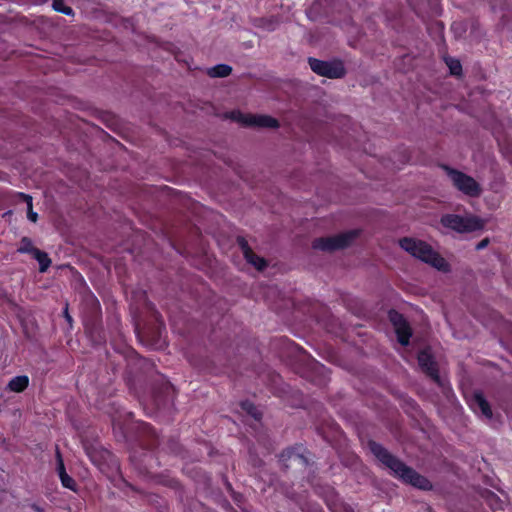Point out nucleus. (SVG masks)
<instances>
[{
  "label": "nucleus",
  "instance_id": "393cba45",
  "mask_svg": "<svg viewBox=\"0 0 512 512\" xmlns=\"http://www.w3.org/2000/svg\"><path fill=\"white\" fill-rule=\"evenodd\" d=\"M488 242H489V241H488V239H483L482 241H480V242L477 244L476 248H477L478 250L483 249L484 247H486V246H487Z\"/></svg>",
  "mask_w": 512,
  "mask_h": 512
},
{
  "label": "nucleus",
  "instance_id": "dca6fc26",
  "mask_svg": "<svg viewBox=\"0 0 512 512\" xmlns=\"http://www.w3.org/2000/svg\"><path fill=\"white\" fill-rule=\"evenodd\" d=\"M232 67L227 64H218L209 69L208 74L211 77H227L231 74Z\"/></svg>",
  "mask_w": 512,
  "mask_h": 512
},
{
  "label": "nucleus",
  "instance_id": "39448f33",
  "mask_svg": "<svg viewBox=\"0 0 512 512\" xmlns=\"http://www.w3.org/2000/svg\"><path fill=\"white\" fill-rule=\"evenodd\" d=\"M356 236V231H349L335 236L316 238L312 242V247L316 250L333 252L347 247Z\"/></svg>",
  "mask_w": 512,
  "mask_h": 512
},
{
  "label": "nucleus",
  "instance_id": "423d86ee",
  "mask_svg": "<svg viewBox=\"0 0 512 512\" xmlns=\"http://www.w3.org/2000/svg\"><path fill=\"white\" fill-rule=\"evenodd\" d=\"M311 70L324 77L331 79L341 78L345 75V67L340 60L322 61L316 58H309L308 60Z\"/></svg>",
  "mask_w": 512,
  "mask_h": 512
},
{
  "label": "nucleus",
  "instance_id": "f03ea898",
  "mask_svg": "<svg viewBox=\"0 0 512 512\" xmlns=\"http://www.w3.org/2000/svg\"><path fill=\"white\" fill-rule=\"evenodd\" d=\"M399 246L411 256L430 264L440 271H448L447 261L427 242L412 237L399 239Z\"/></svg>",
  "mask_w": 512,
  "mask_h": 512
},
{
  "label": "nucleus",
  "instance_id": "b1692460",
  "mask_svg": "<svg viewBox=\"0 0 512 512\" xmlns=\"http://www.w3.org/2000/svg\"><path fill=\"white\" fill-rule=\"evenodd\" d=\"M429 7L435 10L439 5V0H427Z\"/></svg>",
  "mask_w": 512,
  "mask_h": 512
},
{
  "label": "nucleus",
  "instance_id": "ddd939ff",
  "mask_svg": "<svg viewBox=\"0 0 512 512\" xmlns=\"http://www.w3.org/2000/svg\"><path fill=\"white\" fill-rule=\"evenodd\" d=\"M281 457L284 460H290L293 463H299L304 466H307L309 464L308 458L306 456H304L303 454L297 452L296 449H294V448H289V449L285 450L281 454Z\"/></svg>",
  "mask_w": 512,
  "mask_h": 512
},
{
  "label": "nucleus",
  "instance_id": "f8f14e48",
  "mask_svg": "<svg viewBox=\"0 0 512 512\" xmlns=\"http://www.w3.org/2000/svg\"><path fill=\"white\" fill-rule=\"evenodd\" d=\"M56 459H57V472L61 483L64 487L69 488L71 490L75 489V481L72 477H70L65 470L64 462L60 450L56 447Z\"/></svg>",
  "mask_w": 512,
  "mask_h": 512
},
{
  "label": "nucleus",
  "instance_id": "f3484780",
  "mask_svg": "<svg viewBox=\"0 0 512 512\" xmlns=\"http://www.w3.org/2000/svg\"><path fill=\"white\" fill-rule=\"evenodd\" d=\"M35 250H38V248L33 246V243L30 238L23 237L20 241V247L17 249L19 253H29L34 254Z\"/></svg>",
  "mask_w": 512,
  "mask_h": 512
},
{
  "label": "nucleus",
  "instance_id": "20e7f679",
  "mask_svg": "<svg viewBox=\"0 0 512 512\" xmlns=\"http://www.w3.org/2000/svg\"><path fill=\"white\" fill-rule=\"evenodd\" d=\"M443 169L446 171L453 185L465 195L478 197L481 194L482 189L480 185L471 176L446 165L443 166Z\"/></svg>",
  "mask_w": 512,
  "mask_h": 512
},
{
  "label": "nucleus",
  "instance_id": "4be33fe9",
  "mask_svg": "<svg viewBox=\"0 0 512 512\" xmlns=\"http://www.w3.org/2000/svg\"><path fill=\"white\" fill-rule=\"evenodd\" d=\"M19 197L27 203V209L32 208V197L28 194L19 193Z\"/></svg>",
  "mask_w": 512,
  "mask_h": 512
},
{
  "label": "nucleus",
  "instance_id": "7ed1b4c3",
  "mask_svg": "<svg viewBox=\"0 0 512 512\" xmlns=\"http://www.w3.org/2000/svg\"><path fill=\"white\" fill-rule=\"evenodd\" d=\"M441 224L458 233L474 232L484 227V221L476 216L463 217L456 214L443 215Z\"/></svg>",
  "mask_w": 512,
  "mask_h": 512
},
{
  "label": "nucleus",
  "instance_id": "6ab92c4d",
  "mask_svg": "<svg viewBox=\"0 0 512 512\" xmlns=\"http://www.w3.org/2000/svg\"><path fill=\"white\" fill-rule=\"evenodd\" d=\"M241 406L243 408V410H245L248 414H250L253 418L255 419H260L261 417V414L260 412L258 411L257 407L254 406L253 403L249 402V401H244L241 403Z\"/></svg>",
  "mask_w": 512,
  "mask_h": 512
},
{
  "label": "nucleus",
  "instance_id": "4468645a",
  "mask_svg": "<svg viewBox=\"0 0 512 512\" xmlns=\"http://www.w3.org/2000/svg\"><path fill=\"white\" fill-rule=\"evenodd\" d=\"M28 384H29V378L26 375H21V376H16V377L12 378L9 381L7 388L10 391L20 393L28 387Z\"/></svg>",
  "mask_w": 512,
  "mask_h": 512
},
{
  "label": "nucleus",
  "instance_id": "9d476101",
  "mask_svg": "<svg viewBox=\"0 0 512 512\" xmlns=\"http://www.w3.org/2000/svg\"><path fill=\"white\" fill-rule=\"evenodd\" d=\"M418 363L421 369L437 384L440 385V376L437 364L432 355L427 350H422L418 354Z\"/></svg>",
  "mask_w": 512,
  "mask_h": 512
},
{
  "label": "nucleus",
  "instance_id": "0eeeda50",
  "mask_svg": "<svg viewBox=\"0 0 512 512\" xmlns=\"http://www.w3.org/2000/svg\"><path fill=\"white\" fill-rule=\"evenodd\" d=\"M388 317L395 329L398 342L403 346H407L409 344L410 337L412 336V330L409 323L404 316L396 310H390Z\"/></svg>",
  "mask_w": 512,
  "mask_h": 512
},
{
  "label": "nucleus",
  "instance_id": "f257e3e1",
  "mask_svg": "<svg viewBox=\"0 0 512 512\" xmlns=\"http://www.w3.org/2000/svg\"><path fill=\"white\" fill-rule=\"evenodd\" d=\"M370 451L373 455L387 468H389L394 476L399 477L405 483H409L420 489H428L430 482L424 476L418 474L414 469L407 466L397 457L393 456L386 448L375 441L368 443Z\"/></svg>",
  "mask_w": 512,
  "mask_h": 512
},
{
  "label": "nucleus",
  "instance_id": "6e6552de",
  "mask_svg": "<svg viewBox=\"0 0 512 512\" xmlns=\"http://www.w3.org/2000/svg\"><path fill=\"white\" fill-rule=\"evenodd\" d=\"M236 241L243 253L245 260L249 264L253 265L258 271H262L267 267V261L263 257H260L253 252V250L251 249L247 240L244 237L238 236Z\"/></svg>",
  "mask_w": 512,
  "mask_h": 512
},
{
  "label": "nucleus",
  "instance_id": "1a4fd4ad",
  "mask_svg": "<svg viewBox=\"0 0 512 512\" xmlns=\"http://www.w3.org/2000/svg\"><path fill=\"white\" fill-rule=\"evenodd\" d=\"M240 121L245 126L259 127V128H278L280 126L277 119L269 115H241Z\"/></svg>",
  "mask_w": 512,
  "mask_h": 512
},
{
  "label": "nucleus",
  "instance_id": "412c9836",
  "mask_svg": "<svg viewBox=\"0 0 512 512\" xmlns=\"http://www.w3.org/2000/svg\"><path fill=\"white\" fill-rule=\"evenodd\" d=\"M27 218L31 222L35 223L38 219V214L36 212H34L32 208H28L27 209Z\"/></svg>",
  "mask_w": 512,
  "mask_h": 512
},
{
  "label": "nucleus",
  "instance_id": "a211bd4d",
  "mask_svg": "<svg viewBox=\"0 0 512 512\" xmlns=\"http://www.w3.org/2000/svg\"><path fill=\"white\" fill-rule=\"evenodd\" d=\"M53 8L57 11V12H61L65 15H73L74 14V11L71 7L69 6H65L64 5V1L63 0H54L53 1Z\"/></svg>",
  "mask_w": 512,
  "mask_h": 512
},
{
  "label": "nucleus",
  "instance_id": "2eb2a0df",
  "mask_svg": "<svg viewBox=\"0 0 512 512\" xmlns=\"http://www.w3.org/2000/svg\"><path fill=\"white\" fill-rule=\"evenodd\" d=\"M33 257L39 263V271L41 273L46 272L49 266L51 265V259L49 258L48 254L38 249L35 250Z\"/></svg>",
  "mask_w": 512,
  "mask_h": 512
},
{
  "label": "nucleus",
  "instance_id": "9b49d317",
  "mask_svg": "<svg viewBox=\"0 0 512 512\" xmlns=\"http://www.w3.org/2000/svg\"><path fill=\"white\" fill-rule=\"evenodd\" d=\"M470 405L476 413H480L486 419L490 420L492 418L493 414L491 407L482 393H474Z\"/></svg>",
  "mask_w": 512,
  "mask_h": 512
},
{
  "label": "nucleus",
  "instance_id": "5701e85b",
  "mask_svg": "<svg viewBox=\"0 0 512 512\" xmlns=\"http://www.w3.org/2000/svg\"><path fill=\"white\" fill-rule=\"evenodd\" d=\"M64 317L67 321V323L71 326L72 325V317L70 316V314L68 313V304H66V307L64 309Z\"/></svg>",
  "mask_w": 512,
  "mask_h": 512
},
{
  "label": "nucleus",
  "instance_id": "aec40b11",
  "mask_svg": "<svg viewBox=\"0 0 512 512\" xmlns=\"http://www.w3.org/2000/svg\"><path fill=\"white\" fill-rule=\"evenodd\" d=\"M448 66H449L451 74H453V75H459L462 71V66L458 60L451 59L448 62Z\"/></svg>",
  "mask_w": 512,
  "mask_h": 512
}]
</instances>
